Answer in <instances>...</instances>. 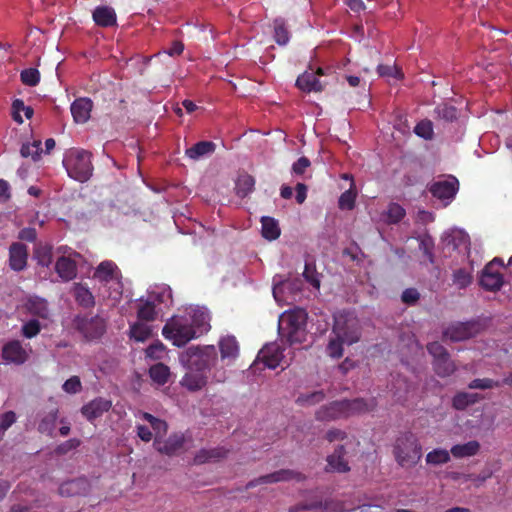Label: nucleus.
Segmentation results:
<instances>
[{
  "label": "nucleus",
  "instance_id": "f257e3e1",
  "mask_svg": "<svg viewBox=\"0 0 512 512\" xmlns=\"http://www.w3.org/2000/svg\"><path fill=\"white\" fill-rule=\"evenodd\" d=\"M360 338L359 320L349 312H339L334 316V326L327 353L333 358L343 355V345H352Z\"/></svg>",
  "mask_w": 512,
  "mask_h": 512
},
{
  "label": "nucleus",
  "instance_id": "f03ea898",
  "mask_svg": "<svg viewBox=\"0 0 512 512\" xmlns=\"http://www.w3.org/2000/svg\"><path fill=\"white\" fill-rule=\"evenodd\" d=\"M374 400L364 401L363 399L335 401L321 407L316 418L321 421H332L347 418L355 414L370 411L375 407Z\"/></svg>",
  "mask_w": 512,
  "mask_h": 512
},
{
  "label": "nucleus",
  "instance_id": "7ed1b4c3",
  "mask_svg": "<svg viewBox=\"0 0 512 512\" xmlns=\"http://www.w3.org/2000/svg\"><path fill=\"white\" fill-rule=\"evenodd\" d=\"M306 320L307 314L301 308L285 311L279 316L278 331L290 343L301 342L304 338Z\"/></svg>",
  "mask_w": 512,
  "mask_h": 512
},
{
  "label": "nucleus",
  "instance_id": "20e7f679",
  "mask_svg": "<svg viewBox=\"0 0 512 512\" xmlns=\"http://www.w3.org/2000/svg\"><path fill=\"white\" fill-rule=\"evenodd\" d=\"M162 335L178 347H182L198 337L197 330L189 320L179 316H174L167 321L162 329Z\"/></svg>",
  "mask_w": 512,
  "mask_h": 512
},
{
  "label": "nucleus",
  "instance_id": "39448f33",
  "mask_svg": "<svg viewBox=\"0 0 512 512\" xmlns=\"http://www.w3.org/2000/svg\"><path fill=\"white\" fill-rule=\"evenodd\" d=\"M63 164L68 175L79 182H85L92 176L91 153L86 150L71 151Z\"/></svg>",
  "mask_w": 512,
  "mask_h": 512
},
{
  "label": "nucleus",
  "instance_id": "423d86ee",
  "mask_svg": "<svg viewBox=\"0 0 512 512\" xmlns=\"http://www.w3.org/2000/svg\"><path fill=\"white\" fill-rule=\"evenodd\" d=\"M215 358L216 349L214 346H205L204 348L191 346L181 354L180 361L187 370L205 373Z\"/></svg>",
  "mask_w": 512,
  "mask_h": 512
},
{
  "label": "nucleus",
  "instance_id": "0eeeda50",
  "mask_svg": "<svg viewBox=\"0 0 512 512\" xmlns=\"http://www.w3.org/2000/svg\"><path fill=\"white\" fill-rule=\"evenodd\" d=\"M398 464L403 468L415 466L422 456L421 446L412 434L399 437L394 448Z\"/></svg>",
  "mask_w": 512,
  "mask_h": 512
},
{
  "label": "nucleus",
  "instance_id": "6e6552de",
  "mask_svg": "<svg viewBox=\"0 0 512 512\" xmlns=\"http://www.w3.org/2000/svg\"><path fill=\"white\" fill-rule=\"evenodd\" d=\"M503 267V261L500 258H494L489 262L482 271L481 286L489 291L500 290L504 283L503 275L500 272V268Z\"/></svg>",
  "mask_w": 512,
  "mask_h": 512
},
{
  "label": "nucleus",
  "instance_id": "1a4fd4ad",
  "mask_svg": "<svg viewBox=\"0 0 512 512\" xmlns=\"http://www.w3.org/2000/svg\"><path fill=\"white\" fill-rule=\"evenodd\" d=\"M301 285L299 279L285 280L273 287V296L279 303L292 304L301 298Z\"/></svg>",
  "mask_w": 512,
  "mask_h": 512
},
{
  "label": "nucleus",
  "instance_id": "9d476101",
  "mask_svg": "<svg viewBox=\"0 0 512 512\" xmlns=\"http://www.w3.org/2000/svg\"><path fill=\"white\" fill-rule=\"evenodd\" d=\"M75 326L87 339L100 338L106 329L104 320L99 316H77Z\"/></svg>",
  "mask_w": 512,
  "mask_h": 512
},
{
  "label": "nucleus",
  "instance_id": "9b49d317",
  "mask_svg": "<svg viewBox=\"0 0 512 512\" xmlns=\"http://www.w3.org/2000/svg\"><path fill=\"white\" fill-rule=\"evenodd\" d=\"M479 332V325L475 322H458L450 325L444 331V337L450 341H464L474 337Z\"/></svg>",
  "mask_w": 512,
  "mask_h": 512
},
{
  "label": "nucleus",
  "instance_id": "f8f14e48",
  "mask_svg": "<svg viewBox=\"0 0 512 512\" xmlns=\"http://www.w3.org/2000/svg\"><path fill=\"white\" fill-rule=\"evenodd\" d=\"M93 278L103 285L121 283L122 274L118 266L111 260L102 261L94 270Z\"/></svg>",
  "mask_w": 512,
  "mask_h": 512
},
{
  "label": "nucleus",
  "instance_id": "ddd939ff",
  "mask_svg": "<svg viewBox=\"0 0 512 512\" xmlns=\"http://www.w3.org/2000/svg\"><path fill=\"white\" fill-rule=\"evenodd\" d=\"M283 358V350L277 343L267 344L258 352V362L261 361L269 369L278 367Z\"/></svg>",
  "mask_w": 512,
  "mask_h": 512
},
{
  "label": "nucleus",
  "instance_id": "4468645a",
  "mask_svg": "<svg viewBox=\"0 0 512 512\" xmlns=\"http://www.w3.org/2000/svg\"><path fill=\"white\" fill-rule=\"evenodd\" d=\"M2 358L6 362L21 365L27 361L28 353L19 340H12L3 346Z\"/></svg>",
  "mask_w": 512,
  "mask_h": 512
},
{
  "label": "nucleus",
  "instance_id": "2eb2a0df",
  "mask_svg": "<svg viewBox=\"0 0 512 512\" xmlns=\"http://www.w3.org/2000/svg\"><path fill=\"white\" fill-rule=\"evenodd\" d=\"M112 407V402L108 399L98 397L91 400L81 408L82 415L88 420L93 421L108 412Z\"/></svg>",
  "mask_w": 512,
  "mask_h": 512
},
{
  "label": "nucleus",
  "instance_id": "dca6fc26",
  "mask_svg": "<svg viewBox=\"0 0 512 512\" xmlns=\"http://www.w3.org/2000/svg\"><path fill=\"white\" fill-rule=\"evenodd\" d=\"M459 188L458 180L455 177L438 181L431 186L433 196L441 200H451L456 195Z\"/></svg>",
  "mask_w": 512,
  "mask_h": 512
},
{
  "label": "nucleus",
  "instance_id": "f3484780",
  "mask_svg": "<svg viewBox=\"0 0 512 512\" xmlns=\"http://www.w3.org/2000/svg\"><path fill=\"white\" fill-rule=\"evenodd\" d=\"M28 249L20 242H14L9 248V265L14 271H22L27 265Z\"/></svg>",
  "mask_w": 512,
  "mask_h": 512
},
{
  "label": "nucleus",
  "instance_id": "a211bd4d",
  "mask_svg": "<svg viewBox=\"0 0 512 512\" xmlns=\"http://www.w3.org/2000/svg\"><path fill=\"white\" fill-rule=\"evenodd\" d=\"M93 102L88 97L75 99L70 107L73 120L76 123L84 124L90 119Z\"/></svg>",
  "mask_w": 512,
  "mask_h": 512
},
{
  "label": "nucleus",
  "instance_id": "6ab92c4d",
  "mask_svg": "<svg viewBox=\"0 0 512 512\" xmlns=\"http://www.w3.org/2000/svg\"><path fill=\"white\" fill-rule=\"evenodd\" d=\"M323 75V70L319 68L317 72L305 71L297 78V87L304 92H320L323 90V84L317 76Z\"/></svg>",
  "mask_w": 512,
  "mask_h": 512
},
{
  "label": "nucleus",
  "instance_id": "aec40b11",
  "mask_svg": "<svg viewBox=\"0 0 512 512\" xmlns=\"http://www.w3.org/2000/svg\"><path fill=\"white\" fill-rule=\"evenodd\" d=\"M89 489L90 484L86 478H77L63 482L59 487V494L65 497L85 495Z\"/></svg>",
  "mask_w": 512,
  "mask_h": 512
},
{
  "label": "nucleus",
  "instance_id": "412c9836",
  "mask_svg": "<svg viewBox=\"0 0 512 512\" xmlns=\"http://www.w3.org/2000/svg\"><path fill=\"white\" fill-rule=\"evenodd\" d=\"M92 18L100 27H112L117 23L115 10L109 6H97L92 13Z\"/></svg>",
  "mask_w": 512,
  "mask_h": 512
},
{
  "label": "nucleus",
  "instance_id": "4be33fe9",
  "mask_svg": "<svg viewBox=\"0 0 512 512\" xmlns=\"http://www.w3.org/2000/svg\"><path fill=\"white\" fill-rule=\"evenodd\" d=\"M180 384L191 392L199 391L207 384V376L199 371L188 370Z\"/></svg>",
  "mask_w": 512,
  "mask_h": 512
},
{
  "label": "nucleus",
  "instance_id": "5701e85b",
  "mask_svg": "<svg viewBox=\"0 0 512 512\" xmlns=\"http://www.w3.org/2000/svg\"><path fill=\"white\" fill-rule=\"evenodd\" d=\"M154 444L160 453L171 456L176 454L183 447L184 436L181 434H173L164 442H160L156 439Z\"/></svg>",
  "mask_w": 512,
  "mask_h": 512
},
{
  "label": "nucleus",
  "instance_id": "b1692460",
  "mask_svg": "<svg viewBox=\"0 0 512 512\" xmlns=\"http://www.w3.org/2000/svg\"><path fill=\"white\" fill-rule=\"evenodd\" d=\"M55 270L63 281H70L77 275V265L74 260L61 256L57 259Z\"/></svg>",
  "mask_w": 512,
  "mask_h": 512
},
{
  "label": "nucleus",
  "instance_id": "393cba45",
  "mask_svg": "<svg viewBox=\"0 0 512 512\" xmlns=\"http://www.w3.org/2000/svg\"><path fill=\"white\" fill-rule=\"evenodd\" d=\"M261 222V235L267 241H275L281 235V228L278 220L273 217L263 216Z\"/></svg>",
  "mask_w": 512,
  "mask_h": 512
},
{
  "label": "nucleus",
  "instance_id": "a878e982",
  "mask_svg": "<svg viewBox=\"0 0 512 512\" xmlns=\"http://www.w3.org/2000/svg\"><path fill=\"white\" fill-rule=\"evenodd\" d=\"M480 451V443L471 440L466 443L456 444L451 447L450 453L456 459L468 458L475 456Z\"/></svg>",
  "mask_w": 512,
  "mask_h": 512
},
{
  "label": "nucleus",
  "instance_id": "bb28decb",
  "mask_svg": "<svg viewBox=\"0 0 512 512\" xmlns=\"http://www.w3.org/2000/svg\"><path fill=\"white\" fill-rule=\"evenodd\" d=\"M58 413V408H54L51 411L40 415V420L37 427L38 432L53 437L56 421L58 419Z\"/></svg>",
  "mask_w": 512,
  "mask_h": 512
},
{
  "label": "nucleus",
  "instance_id": "cd10ccee",
  "mask_svg": "<svg viewBox=\"0 0 512 512\" xmlns=\"http://www.w3.org/2000/svg\"><path fill=\"white\" fill-rule=\"evenodd\" d=\"M305 477L296 471L293 470H281L274 472L270 475L263 476L258 478V483H271V482H279V481H294L300 482Z\"/></svg>",
  "mask_w": 512,
  "mask_h": 512
},
{
  "label": "nucleus",
  "instance_id": "c85d7f7f",
  "mask_svg": "<svg viewBox=\"0 0 512 512\" xmlns=\"http://www.w3.org/2000/svg\"><path fill=\"white\" fill-rule=\"evenodd\" d=\"M163 294H152L150 299L143 303L137 312L138 318L144 321H153L156 318L155 302H163Z\"/></svg>",
  "mask_w": 512,
  "mask_h": 512
},
{
  "label": "nucleus",
  "instance_id": "c756f323",
  "mask_svg": "<svg viewBox=\"0 0 512 512\" xmlns=\"http://www.w3.org/2000/svg\"><path fill=\"white\" fill-rule=\"evenodd\" d=\"M228 453L223 447H216L211 449H202L194 457L195 464H204L206 462H215L224 458Z\"/></svg>",
  "mask_w": 512,
  "mask_h": 512
},
{
  "label": "nucleus",
  "instance_id": "7c9ffc66",
  "mask_svg": "<svg viewBox=\"0 0 512 512\" xmlns=\"http://www.w3.org/2000/svg\"><path fill=\"white\" fill-rule=\"evenodd\" d=\"M216 148L212 141H200L186 149L185 154L192 160H199L201 157L212 154Z\"/></svg>",
  "mask_w": 512,
  "mask_h": 512
},
{
  "label": "nucleus",
  "instance_id": "2f4dec72",
  "mask_svg": "<svg viewBox=\"0 0 512 512\" xmlns=\"http://www.w3.org/2000/svg\"><path fill=\"white\" fill-rule=\"evenodd\" d=\"M27 310L30 314L37 316L42 319L49 318L48 303L45 299L39 297H32L27 301Z\"/></svg>",
  "mask_w": 512,
  "mask_h": 512
},
{
  "label": "nucleus",
  "instance_id": "473e14b6",
  "mask_svg": "<svg viewBox=\"0 0 512 512\" xmlns=\"http://www.w3.org/2000/svg\"><path fill=\"white\" fill-rule=\"evenodd\" d=\"M219 348L222 359H235L239 352L238 343L233 336H227L220 340Z\"/></svg>",
  "mask_w": 512,
  "mask_h": 512
},
{
  "label": "nucleus",
  "instance_id": "72a5a7b5",
  "mask_svg": "<svg viewBox=\"0 0 512 512\" xmlns=\"http://www.w3.org/2000/svg\"><path fill=\"white\" fill-rule=\"evenodd\" d=\"M345 454L343 446H340L335 449L334 453L328 456V468L332 471L337 472H346L349 470L347 462L344 460L343 456Z\"/></svg>",
  "mask_w": 512,
  "mask_h": 512
},
{
  "label": "nucleus",
  "instance_id": "f704fd0d",
  "mask_svg": "<svg viewBox=\"0 0 512 512\" xmlns=\"http://www.w3.org/2000/svg\"><path fill=\"white\" fill-rule=\"evenodd\" d=\"M34 258L38 265L48 267L52 263L53 247L50 244L38 243L34 249Z\"/></svg>",
  "mask_w": 512,
  "mask_h": 512
},
{
  "label": "nucleus",
  "instance_id": "c9c22d12",
  "mask_svg": "<svg viewBox=\"0 0 512 512\" xmlns=\"http://www.w3.org/2000/svg\"><path fill=\"white\" fill-rule=\"evenodd\" d=\"M75 299L84 308H90L95 305L93 294L87 287L81 284H77L75 287Z\"/></svg>",
  "mask_w": 512,
  "mask_h": 512
},
{
  "label": "nucleus",
  "instance_id": "e433bc0d",
  "mask_svg": "<svg viewBox=\"0 0 512 512\" xmlns=\"http://www.w3.org/2000/svg\"><path fill=\"white\" fill-rule=\"evenodd\" d=\"M254 186V178L247 173H240L236 181V193L240 197L247 196L252 192Z\"/></svg>",
  "mask_w": 512,
  "mask_h": 512
},
{
  "label": "nucleus",
  "instance_id": "4c0bfd02",
  "mask_svg": "<svg viewBox=\"0 0 512 512\" xmlns=\"http://www.w3.org/2000/svg\"><path fill=\"white\" fill-rule=\"evenodd\" d=\"M149 375L154 382L164 385L168 381L170 371L168 366L163 363H157L150 367Z\"/></svg>",
  "mask_w": 512,
  "mask_h": 512
},
{
  "label": "nucleus",
  "instance_id": "58836bf2",
  "mask_svg": "<svg viewBox=\"0 0 512 512\" xmlns=\"http://www.w3.org/2000/svg\"><path fill=\"white\" fill-rule=\"evenodd\" d=\"M479 400V396L476 393H458L453 398V406L457 410H463L469 405L476 403Z\"/></svg>",
  "mask_w": 512,
  "mask_h": 512
},
{
  "label": "nucleus",
  "instance_id": "ea45409f",
  "mask_svg": "<svg viewBox=\"0 0 512 512\" xmlns=\"http://www.w3.org/2000/svg\"><path fill=\"white\" fill-rule=\"evenodd\" d=\"M356 195L355 184L352 182L350 188L339 197V208L342 210H352L355 205Z\"/></svg>",
  "mask_w": 512,
  "mask_h": 512
},
{
  "label": "nucleus",
  "instance_id": "a19ab883",
  "mask_svg": "<svg viewBox=\"0 0 512 512\" xmlns=\"http://www.w3.org/2000/svg\"><path fill=\"white\" fill-rule=\"evenodd\" d=\"M41 152V141L39 140H35L32 143H24L20 149L22 157H31L34 161H37L40 158Z\"/></svg>",
  "mask_w": 512,
  "mask_h": 512
},
{
  "label": "nucleus",
  "instance_id": "79ce46f5",
  "mask_svg": "<svg viewBox=\"0 0 512 512\" xmlns=\"http://www.w3.org/2000/svg\"><path fill=\"white\" fill-rule=\"evenodd\" d=\"M450 452L445 449H434L426 455V462L432 465L445 464L450 461Z\"/></svg>",
  "mask_w": 512,
  "mask_h": 512
},
{
  "label": "nucleus",
  "instance_id": "37998d69",
  "mask_svg": "<svg viewBox=\"0 0 512 512\" xmlns=\"http://www.w3.org/2000/svg\"><path fill=\"white\" fill-rule=\"evenodd\" d=\"M303 277L305 280L317 291L320 289V275L317 273L315 267L310 264H305V269L303 271Z\"/></svg>",
  "mask_w": 512,
  "mask_h": 512
},
{
  "label": "nucleus",
  "instance_id": "c03bdc74",
  "mask_svg": "<svg viewBox=\"0 0 512 512\" xmlns=\"http://www.w3.org/2000/svg\"><path fill=\"white\" fill-rule=\"evenodd\" d=\"M190 323L197 330V335H200L208 330V315L202 311H196Z\"/></svg>",
  "mask_w": 512,
  "mask_h": 512
},
{
  "label": "nucleus",
  "instance_id": "a18cd8bd",
  "mask_svg": "<svg viewBox=\"0 0 512 512\" xmlns=\"http://www.w3.org/2000/svg\"><path fill=\"white\" fill-rule=\"evenodd\" d=\"M20 78L24 85L34 87L40 82V73L36 68H28L21 71Z\"/></svg>",
  "mask_w": 512,
  "mask_h": 512
},
{
  "label": "nucleus",
  "instance_id": "49530a36",
  "mask_svg": "<svg viewBox=\"0 0 512 512\" xmlns=\"http://www.w3.org/2000/svg\"><path fill=\"white\" fill-rule=\"evenodd\" d=\"M434 368L439 376L445 377L451 375L455 371V365L449 357L442 360L434 361Z\"/></svg>",
  "mask_w": 512,
  "mask_h": 512
},
{
  "label": "nucleus",
  "instance_id": "de8ad7c7",
  "mask_svg": "<svg viewBox=\"0 0 512 512\" xmlns=\"http://www.w3.org/2000/svg\"><path fill=\"white\" fill-rule=\"evenodd\" d=\"M274 37L280 45H286L289 41V32L282 20H275L274 22Z\"/></svg>",
  "mask_w": 512,
  "mask_h": 512
},
{
  "label": "nucleus",
  "instance_id": "09e8293b",
  "mask_svg": "<svg viewBox=\"0 0 512 512\" xmlns=\"http://www.w3.org/2000/svg\"><path fill=\"white\" fill-rule=\"evenodd\" d=\"M21 331H22V335L25 338L31 339L40 333V331H41L40 322L36 319H31L23 324Z\"/></svg>",
  "mask_w": 512,
  "mask_h": 512
},
{
  "label": "nucleus",
  "instance_id": "8fccbe9b",
  "mask_svg": "<svg viewBox=\"0 0 512 512\" xmlns=\"http://www.w3.org/2000/svg\"><path fill=\"white\" fill-rule=\"evenodd\" d=\"M405 215V210L398 204L392 203L388 206L386 212V221L388 223H398Z\"/></svg>",
  "mask_w": 512,
  "mask_h": 512
},
{
  "label": "nucleus",
  "instance_id": "3c124183",
  "mask_svg": "<svg viewBox=\"0 0 512 512\" xmlns=\"http://www.w3.org/2000/svg\"><path fill=\"white\" fill-rule=\"evenodd\" d=\"M471 281V274L464 269H458L453 274V283L459 289L466 288L471 283Z\"/></svg>",
  "mask_w": 512,
  "mask_h": 512
},
{
  "label": "nucleus",
  "instance_id": "603ef678",
  "mask_svg": "<svg viewBox=\"0 0 512 512\" xmlns=\"http://www.w3.org/2000/svg\"><path fill=\"white\" fill-rule=\"evenodd\" d=\"M151 334L150 328L141 323H136L131 326V337L134 338L137 341H145L149 338Z\"/></svg>",
  "mask_w": 512,
  "mask_h": 512
},
{
  "label": "nucleus",
  "instance_id": "864d4df0",
  "mask_svg": "<svg viewBox=\"0 0 512 512\" xmlns=\"http://www.w3.org/2000/svg\"><path fill=\"white\" fill-rule=\"evenodd\" d=\"M414 132L426 140L431 139L433 136V124L430 120H422L415 126Z\"/></svg>",
  "mask_w": 512,
  "mask_h": 512
},
{
  "label": "nucleus",
  "instance_id": "5fc2aeb1",
  "mask_svg": "<svg viewBox=\"0 0 512 512\" xmlns=\"http://www.w3.org/2000/svg\"><path fill=\"white\" fill-rule=\"evenodd\" d=\"M165 353V346L159 341L151 344L146 349V356L154 360L162 359Z\"/></svg>",
  "mask_w": 512,
  "mask_h": 512
},
{
  "label": "nucleus",
  "instance_id": "6e6d98bb",
  "mask_svg": "<svg viewBox=\"0 0 512 512\" xmlns=\"http://www.w3.org/2000/svg\"><path fill=\"white\" fill-rule=\"evenodd\" d=\"M394 388V394L397 396L398 400H405L407 398V394L414 389L413 385L407 384L404 379H398Z\"/></svg>",
  "mask_w": 512,
  "mask_h": 512
},
{
  "label": "nucleus",
  "instance_id": "4d7b16f0",
  "mask_svg": "<svg viewBox=\"0 0 512 512\" xmlns=\"http://www.w3.org/2000/svg\"><path fill=\"white\" fill-rule=\"evenodd\" d=\"M63 390L69 394H76L81 391L82 384L78 376H72L62 385Z\"/></svg>",
  "mask_w": 512,
  "mask_h": 512
},
{
  "label": "nucleus",
  "instance_id": "13d9d810",
  "mask_svg": "<svg viewBox=\"0 0 512 512\" xmlns=\"http://www.w3.org/2000/svg\"><path fill=\"white\" fill-rule=\"evenodd\" d=\"M80 445V440L76 438L69 439L61 444H59L54 452L56 455H65L69 451L76 449Z\"/></svg>",
  "mask_w": 512,
  "mask_h": 512
},
{
  "label": "nucleus",
  "instance_id": "bf43d9fd",
  "mask_svg": "<svg viewBox=\"0 0 512 512\" xmlns=\"http://www.w3.org/2000/svg\"><path fill=\"white\" fill-rule=\"evenodd\" d=\"M500 386V383L489 378L474 379L470 382V389H490Z\"/></svg>",
  "mask_w": 512,
  "mask_h": 512
},
{
  "label": "nucleus",
  "instance_id": "052dcab7",
  "mask_svg": "<svg viewBox=\"0 0 512 512\" xmlns=\"http://www.w3.org/2000/svg\"><path fill=\"white\" fill-rule=\"evenodd\" d=\"M427 348L429 353L433 356L434 361L443 360L444 357H449L445 348L438 342L430 343Z\"/></svg>",
  "mask_w": 512,
  "mask_h": 512
},
{
  "label": "nucleus",
  "instance_id": "680f3d73",
  "mask_svg": "<svg viewBox=\"0 0 512 512\" xmlns=\"http://www.w3.org/2000/svg\"><path fill=\"white\" fill-rule=\"evenodd\" d=\"M16 422V414L13 411H7L0 416V430L6 431Z\"/></svg>",
  "mask_w": 512,
  "mask_h": 512
},
{
  "label": "nucleus",
  "instance_id": "e2e57ef3",
  "mask_svg": "<svg viewBox=\"0 0 512 512\" xmlns=\"http://www.w3.org/2000/svg\"><path fill=\"white\" fill-rule=\"evenodd\" d=\"M436 112L439 117H441L445 120H453L457 116L456 109L454 107L448 106V105L438 106L436 109Z\"/></svg>",
  "mask_w": 512,
  "mask_h": 512
},
{
  "label": "nucleus",
  "instance_id": "0e129e2a",
  "mask_svg": "<svg viewBox=\"0 0 512 512\" xmlns=\"http://www.w3.org/2000/svg\"><path fill=\"white\" fill-rule=\"evenodd\" d=\"M324 399V394L321 391L313 392L307 395H301L298 402L306 404H316Z\"/></svg>",
  "mask_w": 512,
  "mask_h": 512
},
{
  "label": "nucleus",
  "instance_id": "69168bd1",
  "mask_svg": "<svg viewBox=\"0 0 512 512\" xmlns=\"http://www.w3.org/2000/svg\"><path fill=\"white\" fill-rule=\"evenodd\" d=\"M18 238L22 241L35 242L37 239V231L32 227L23 228L19 231Z\"/></svg>",
  "mask_w": 512,
  "mask_h": 512
},
{
  "label": "nucleus",
  "instance_id": "338daca9",
  "mask_svg": "<svg viewBox=\"0 0 512 512\" xmlns=\"http://www.w3.org/2000/svg\"><path fill=\"white\" fill-rule=\"evenodd\" d=\"M378 73L381 76H392V77H395V78H400L402 76L401 72L398 70V68L395 65H393V66L379 65L378 66Z\"/></svg>",
  "mask_w": 512,
  "mask_h": 512
},
{
  "label": "nucleus",
  "instance_id": "774afa93",
  "mask_svg": "<svg viewBox=\"0 0 512 512\" xmlns=\"http://www.w3.org/2000/svg\"><path fill=\"white\" fill-rule=\"evenodd\" d=\"M309 166V159L306 157H301L293 164L292 173L295 175H302Z\"/></svg>",
  "mask_w": 512,
  "mask_h": 512
}]
</instances>
